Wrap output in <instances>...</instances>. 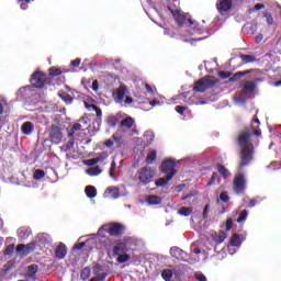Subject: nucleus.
<instances>
[{
  "instance_id": "nucleus-35",
  "label": "nucleus",
  "mask_w": 281,
  "mask_h": 281,
  "mask_svg": "<svg viewBox=\"0 0 281 281\" xmlns=\"http://www.w3.org/2000/svg\"><path fill=\"white\" fill-rule=\"evenodd\" d=\"M240 235L238 234H233V236L231 237V245L232 247H240Z\"/></svg>"
},
{
  "instance_id": "nucleus-18",
  "label": "nucleus",
  "mask_w": 281,
  "mask_h": 281,
  "mask_svg": "<svg viewBox=\"0 0 281 281\" xmlns=\"http://www.w3.org/2000/svg\"><path fill=\"white\" fill-rule=\"evenodd\" d=\"M106 266L102 261H98L94 266V273H97V278H106V272H104Z\"/></svg>"
},
{
  "instance_id": "nucleus-57",
  "label": "nucleus",
  "mask_w": 281,
  "mask_h": 281,
  "mask_svg": "<svg viewBox=\"0 0 281 281\" xmlns=\"http://www.w3.org/2000/svg\"><path fill=\"white\" fill-rule=\"evenodd\" d=\"M60 74H63V72L60 71V69H58V68H56V67H52V68L49 69V75H50V76H60Z\"/></svg>"
},
{
  "instance_id": "nucleus-4",
  "label": "nucleus",
  "mask_w": 281,
  "mask_h": 281,
  "mask_svg": "<svg viewBox=\"0 0 281 281\" xmlns=\"http://www.w3.org/2000/svg\"><path fill=\"white\" fill-rule=\"evenodd\" d=\"M217 82L218 80H216L214 76L207 75L194 82L193 91L196 93H205L207 89H212V87H214V85Z\"/></svg>"
},
{
  "instance_id": "nucleus-7",
  "label": "nucleus",
  "mask_w": 281,
  "mask_h": 281,
  "mask_svg": "<svg viewBox=\"0 0 281 281\" xmlns=\"http://www.w3.org/2000/svg\"><path fill=\"white\" fill-rule=\"evenodd\" d=\"M233 190L235 194H245V190H247V179L245 178V173L235 175Z\"/></svg>"
},
{
  "instance_id": "nucleus-62",
  "label": "nucleus",
  "mask_w": 281,
  "mask_h": 281,
  "mask_svg": "<svg viewBox=\"0 0 281 281\" xmlns=\"http://www.w3.org/2000/svg\"><path fill=\"white\" fill-rule=\"evenodd\" d=\"M150 106H161V104H164V102L159 101L158 99H154L151 101H149Z\"/></svg>"
},
{
  "instance_id": "nucleus-58",
  "label": "nucleus",
  "mask_w": 281,
  "mask_h": 281,
  "mask_svg": "<svg viewBox=\"0 0 281 281\" xmlns=\"http://www.w3.org/2000/svg\"><path fill=\"white\" fill-rule=\"evenodd\" d=\"M210 210H211L210 204H206L204 206V210H203V213H202V217H203L204 221L207 218V214H210Z\"/></svg>"
},
{
  "instance_id": "nucleus-36",
  "label": "nucleus",
  "mask_w": 281,
  "mask_h": 281,
  "mask_svg": "<svg viewBox=\"0 0 281 281\" xmlns=\"http://www.w3.org/2000/svg\"><path fill=\"white\" fill-rule=\"evenodd\" d=\"M143 137L147 146H150L151 142H155V134L153 132H145Z\"/></svg>"
},
{
  "instance_id": "nucleus-52",
  "label": "nucleus",
  "mask_w": 281,
  "mask_h": 281,
  "mask_svg": "<svg viewBox=\"0 0 281 281\" xmlns=\"http://www.w3.org/2000/svg\"><path fill=\"white\" fill-rule=\"evenodd\" d=\"M38 271V266L36 265H31L29 266V276L30 278H34V274Z\"/></svg>"
},
{
  "instance_id": "nucleus-11",
  "label": "nucleus",
  "mask_w": 281,
  "mask_h": 281,
  "mask_svg": "<svg viewBox=\"0 0 281 281\" xmlns=\"http://www.w3.org/2000/svg\"><path fill=\"white\" fill-rule=\"evenodd\" d=\"M53 144H60L63 142V128L58 125H53L47 131Z\"/></svg>"
},
{
  "instance_id": "nucleus-55",
  "label": "nucleus",
  "mask_w": 281,
  "mask_h": 281,
  "mask_svg": "<svg viewBox=\"0 0 281 281\" xmlns=\"http://www.w3.org/2000/svg\"><path fill=\"white\" fill-rule=\"evenodd\" d=\"M192 196H194V194L193 193H189V194L182 196L181 201H184V205H190V201H191Z\"/></svg>"
},
{
  "instance_id": "nucleus-19",
  "label": "nucleus",
  "mask_w": 281,
  "mask_h": 281,
  "mask_svg": "<svg viewBox=\"0 0 281 281\" xmlns=\"http://www.w3.org/2000/svg\"><path fill=\"white\" fill-rule=\"evenodd\" d=\"M172 173L166 175V177L159 178L155 181L156 188H166L170 181H172Z\"/></svg>"
},
{
  "instance_id": "nucleus-23",
  "label": "nucleus",
  "mask_w": 281,
  "mask_h": 281,
  "mask_svg": "<svg viewBox=\"0 0 281 281\" xmlns=\"http://www.w3.org/2000/svg\"><path fill=\"white\" fill-rule=\"evenodd\" d=\"M248 74H254V69L235 72L233 75V77L229 78V81L236 82V81L240 80V78H243L244 76H248Z\"/></svg>"
},
{
  "instance_id": "nucleus-28",
  "label": "nucleus",
  "mask_w": 281,
  "mask_h": 281,
  "mask_svg": "<svg viewBox=\"0 0 281 281\" xmlns=\"http://www.w3.org/2000/svg\"><path fill=\"white\" fill-rule=\"evenodd\" d=\"M108 194L110 199H120V196H122V194H120V188L117 187H109Z\"/></svg>"
},
{
  "instance_id": "nucleus-47",
  "label": "nucleus",
  "mask_w": 281,
  "mask_h": 281,
  "mask_svg": "<svg viewBox=\"0 0 281 281\" xmlns=\"http://www.w3.org/2000/svg\"><path fill=\"white\" fill-rule=\"evenodd\" d=\"M25 247H26V252L32 254V251H34L36 247H38V245H36V239H34L33 243L25 245Z\"/></svg>"
},
{
  "instance_id": "nucleus-61",
  "label": "nucleus",
  "mask_w": 281,
  "mask_h": 281,
  "mask_svg": "<svg viewBox=\"0 0 281 281\" xmlns=\"http://www.w3.org/2000/svg\"><path fill=\"white\" fill-rule=\"evenodd\" d=\"M232 227H234V220L228 218V220L226 221V232H231V231H232Z\"/></svg>"
},
{
  "instance_id": "nucleus-60",
  "label": "nucleus",
  "mask_w": 281,
  "mask_h": 281,
  "mask_svg": "<svg viewBox=\"0 0 281 281\" xmlns=\"http://www.w3.org/2000/svg\"><path fill=\"white\" fill-rule=\"evenodd\" d=\"M195 279L199 281H207V278L205 274H203V272H195Z\"/></svg>"
},
{
  "instance_id": "nucleus-1",
  "label": "nucleus",
  "mask_w": 281,
  "mask_h": 281,
  "mask_svg": "<svg viewBox=\"0 0 281 281\" xmlns=\"http://www.w3.org/2000/svg\"><path fill=\"white\" fill-rule=\"evenodd\" d=\"M251 137H262V130H260V120L255 115L250 121V125L245 126L235 137L236 144L239 146V165L238 169L247 168L254 161L256 153Z\"/></svg>"
},
{
  "instance_id": "nucleus-37",
  "label": "nucleus",
  "mask_w": 281,
  "mask_h": 281,
  "mask_svg": "<svg viewBox=\"0 0 281 281\" xmlns=\"http://www.w3.org/2000/svg\"><path fill=\"white\" fill-rule=\"evenodd\" d=\"M61 153H69V150H71V148H74V139H70L69 142H67L65 145L59 147Z\"/></svg>"
},
{
  "instance_id": "nucleus-31",
  "label": "nucleus",
  "mask_w": 281,
  "mask_h": 281,
  "mask_svg": "<svg viewBox=\"0 0 281 281\" xmlns=\"http://www.w3.org/2000/svg\"><path fill=\"white\" fill-rule=\"evenodd\" d=\"M216 170H217L220 177H222L223 179H227V176L229 175V170H227V168H225V166H223L222 164H217Z\"/></svg>"
},
{
  "instance_id": "nucleus-56",
  "label": "nucleus",
  "mask_w": 281,
  "mask_h": 281,
  "mask_svg": "<svg viewBox=\"0 0 281 281\" xmlns=\"http://www.w3.org/2000/svg\"><path fill=\"white\" fill-rule=\"evenodd\" d=\"M14 254V245H9L4 249V256H12Z\"/></svg>"
},
{
  "instance_id": "nucleus-32",
  "label": "nucleus",
  "mask_w": 281,
  "mask_h": 281,
  "mask_svg": "<svg viewBox=\"0 0 281 281\" xmlns=\"http://www.w3.org/2000/svg\"><path fill=\"white\" fill-rule=\"evenodd\" d=\"M78 131H83L82 124L80 123H76L72 126L71 132L69 133V137H80V134H78Z\"/></svg>"
},
{
  "instance_id": "nucleus-13",
  "label": "nucleus",
  "mask_w": 281,
  "mask_h": 281,
  "mask_svg": "<svg viewBox=\"0 0 281 281\" xmlns=\"http://www.w3.org/2000/svg\"><path fill=\"white\" fill-rule=\"evenodd\" d=\"M35 243L40 249H43V247H49V245H52V236L47 233H40L35 237Z\"/></svg>"
},
{
  "instance_id": "nucleus-39",
  "label": "nucleus",
  "mask_w": 281,
  "mask_h": 281,
  "mask_svg": "<svg viewBox=\"0 0 281 281\" xmlns=\"http://www.w3.org/2000/svg\"><path fill=\"white\" fill-rule=\"evenodd\" d=\"M155 159H157V151L156 150H151L147 154L146 157V164H153L155 161Z\"/></svg>"
},
{
  "instance_id": "nucleus-33",
  "label": "nucleus",
  "mask_w": 281,
  "mask_h": 281,
  "mask_svg": "<svg viewBox=\"0 0 281 281\" xmlns=\"http://www.w3.org/2000/svg\"><path fill=\"white\" fill-rule=\"evenodd\" d=\"M116 258V262H119V265H124V262H128V260H131V255L126 254V252H122Z\"/></svg>"
},
{
  "instance_id": "nucleus-6",
  "label": "nucleus",
  "mask_w": 281,
  "mask_h": 281,
  "mask_svg": "<svg viewBox=\"0 0 281 281\" xmlns=\"http://www.w3.org/2000/svg\"><path fill=\"white\" fill-rule=\"evenodd\" d=\"M135 243L133 237H124L122 240H119L113 248L114 256H120V254H126L130 251L131 246Z\"/></svg>"
},
{
  "instance_id": "nucleus-48",
  "label": "nucleus",
  "mask_w": 281,
  "mask_h": 281,
  "mask_svg": "<svg viewBox=\"0 0 281 281\" xmlns=\"http://www.w3.org/2000/svg\"><path fill=\"white\" fill-rule=\"evenodd\" d=\"M19 237L22 238V240H25V238H27V236H30V232L25 228H20L18 231Z\"/></svg>"
},
{
  "instance_id": "nucleus-15",
  "label": "nucleus",
  "mask_w": 281,
  "mask_h": 281,
  "mask_svg": "<svg viewBox=\"0 0 281 281\" xmlns=\"http://www.w3.org/2000/svg\"><path fill=\"white\" fill-rule=\"evenodd\" d=\"M170 256L176 258V260H186V256H188V254H186L181 248L173 246L170 248Z\"/></svg>"
},
{
  "instance_id": "nucleus-43",
  "label": "nucleus",
  "mask_w": 281,
  "mask_h": 281,
  "mask_svg": "<svg viewBox=\"0 0 281 281\" xmlns=\"http://www.w3.org/2000/svg\"><path fill=\"white\" fill-rule=\"evenodd\" d=\"M59 98L66 102V104H71V102H74V98L67 93H60Z\"/></svg>"
},
{
  "instance_id": "nucleus-27",
  "label": "nucleus",
  "mask_w": 281,
  "mask_h": 281,
  "mask_svg": "<svg viewBox=\"0 0 281 281\" xmlns=\"http://www.w3.org/2000/svg\"><path fill=\"white\" fill-rule=\"evenodd\" d=\"M85 193L88 199H95V196H98V190L93 186H87L85 189Z\"/></svg>"
},
{
  "instance_id": "nucleus-63",
  "label": "nucleus",
  "mask_w": 281,
  "mask_h": 281,
  "mask_svg": "<svg viewBox=\"0 0 281 281\" xmlns=\"http://www.w3.org/2000/svg\"><path fill=\"white\" fill-rule=\"evenodd\" d=\"M258 10H265V4L263 3H257L255 4L254 9L251 12H258Z\"/></svg>"
},
{
  "instance_id": "nucleus-26",
  "label": "nucleus",
  "mask_w": 281,
  "mask_h": 281,
  "mask_svg": "<svg viewBox=\"0 0 281 281\" xmlns=\"http://www.w3.org/2000/svg\"><path fill=\"white\" fill-rule=\"evenodd\" d=\"M148 205H161L164 199H161V196L158 195H149L146 199Z\"/></svg>"
},
{
  "instance_id": "nucleus-8",
  "label": "nucleus",
  "mask_w": 281,
  "mask_h": 281,
  "mask_svg": "<svg viewBox=\"0 0 281 281\" xmlns=\"http://www.w3.org/2000/svg\"><path fill=\"white\" fill-rule=\"evenodd\" d=\"M175 21L178 23L179 27H186L189 24V27L196 25V22L192 19H188L186 14L181 13L179 10H170Z\"/></svg>"
},
{
  "instance_id": "nucleus-12",
  "label": "nucleus",
  "mask_w": 281,
  "mask_h": 281,
  "mask_svg": "<svg viewBox=\"0 0 281 281\" xmlns=\"http://www.w3.org/2000/svg\"><path fill=\"white\" fill-rule=\"evenodd\" d=\"M108 234H110V236H114L115 238L124 236V229H126L124 225L120 223H110L108 224Z\"/></svg>"
},
{
  "instance_id": "nucleus-41",
  "label": "nucleus",
  "mask_w": 281,
  "mask_h": 281,
  "mask_svg": "<svg viewBox=\"0 0 281 281\" xmlns=\"http://www.w3.org/2000/svg\"><path fill=\"white\" fill-rule=\"evenodd\" d=\"M263 18L266 19L268 25H273L276 23V21L273 20V15L271 14V12L265 11L263 12Z\"/></svg>"
},
{
  "instance_id": "nucleus-20",
  "label": "nucleus",
  "mask_w": 281,
  "mask_h": 281,
  "mask_svg": "<svg viewBox=\"0 0 281 281\" xmlns=\"http://www.w3.org/2000/svg\"><path fill=\"white\" fill-rule=\"evenodd\" d=\"M83 104L88 111L97 113V117L99 120H102V110L100 108H98V105L91 104L87 101H85Z\"/></svg>"
},
{
  "instance_id": "nucleus-34",
  "label": "nucleus",
  "mask_w": 281,
  "mask_h": 281,
  "mask_svg": "<svg viewBox=\"0 0 281 281\" xmlns=\"http://www.w3.org/2000/svg\"><path fill=\"white\" fill-rule=\"evenodd\" d=\"M216 181H221V178H218V172H213L209 182L206 183V188H212V186H216Z\"/></svg>"
},
{
  "instance_id": "nucleus-45",
  "label": "nucleus",
  "mask_w": 281,
  "mask_h": 281,
  "mask_svg": "<svg viewBox=\"0 0 281 281\" xmlns=\"http://www.w3.org/2000/svg\"><path fill=\"white\" fill-rule=\"evenodd\" d=\"M90 276H91V269L83 268L80 274L81 280H89Z\"/></svg>"
},
{
  "instance_id": "nucleus-21",
  "label": "nucleus",
  "mask_w": 281,
  "mask_h": 281,
  "mask_svg": "<svg viewBox=\"0 0 281 281\" xmlns=\"http://www.w3.org/2000/svg\"><path fill=\"white\" fill-rule=\"evenodd\" d=\"M121 117L122 115L120 114L108 116V120H106L108 126H110V128H115L117 124H120Z\"/></svg>"
},
{
  "instance_id": "nucleus-2",
  "label": "nucleus",
  "mask_w": 281,
  "mask_h": 281,
  "mask_svg": "<svg viewBox=\"0 0 281 281\" xmlns=\"http://www.w3.org/2000/svg\"><path fill=\"white\" fill-rule=\"evenodd\" d=\"M46 76L41 72H35L31 77V85L19 90V93L22 94V98H35L41 93V89L45 85Z\"/></svg>"
},
{
  "instance_id": "nucleus-10",
  "label": "nucleus",
  "mask_w": 281,
  "mask_h": 281,
  "mask_svg": "<svg viewBox=\"0 0 281 281\" xmlns=\"http://www.w3.org/2000/svg\"><path fill=\"white\" fill-rule=\"evenodd\" d=\"M122 148L124 146V136L120 132H115L110 139L106 140V148Z\"/></svg>"
},
{
  "instance_id": "nucleus-17",
  "label": "nucleus",
  "mask_w": 281,
  "mask_h": 281,
  "mask_svg": "<svg viewBox=\"0 0 281 281\" xmlns=\"http://www.w3.org/2000/svg\"><path fill=\"white\" fill-rule=\"evenodd\" d=\"M67 256V246L65 244H59L55 249V258L58 260H65Z\"/></svg>"
},
{
  "instance_id": "nucleus-53",
  "label": "nucleus",
  "mask_w": 281,
  "mask_h": 281,
  "mask_svg": "<svg viewBox=\"0 0 281 281\" xmlns=\"http://www.w3.org/2000/svg\"><path fill=\"white\" fill-rule=\"evenodd\" d=\"M220 201H222V203H227L229 201V193H227V191H224L220 194Z\"/></svg>"
},
{
  "instance_id": "nucleus-24",
  "label": "nucleus",
  "mask_w": 281,
  "mask_h": 281,
  "mask_svg": "<svg viewBox=\"0 0 281 281\" xmlns=\"http://www.w3.org/2000/svg\"><path fill=\"white\" fill-rule=\"evenodd\" d=\"M21 131L23 135H32V132L34 131V123L24 122L21 126Z\"/></svg>"
},
{
  "instance_id": "nucleus-50",
  "label": "nucleus",
  "mask_w": 281,
  "mask_h": 281,
  "mask_svg": "<svg viewBox=\"0 0 281 281\" xmlns=\"http://www.w3.org/2000/svg\"><path fill=\"white\" fill-rule=\"evenodd\" d=\"M217 76L222 80H227V78H232V72H229V71H218Z\"/></svg>"
},
{
  "instance_id": "nucleus-49",
  "label": "nucleus",
  "mask_w": 281,
  "mask_h": 281,
  "mask_svg": "<svg viewBox=\"0 0 281 281\" xmlns=\"http://www.w3.org/2000/svg\"><path fill=\"white\" fill-rule=\"evenodd\" d=\"M43 177H45V171L41 170V169H37L35 170L34 175H33V178L38 181L41 179H43Z\"/></svg>"
},
{
  "instance_id": "nucleus-22",
  "label": "nucleus",
  "mask_w": 281,
  "mask_h": 281,
  "mask_svg": "<svg viewBox=\"0 0 281 281\" xmlns=\"http://www.w3.org/2000/svg\"><path fill=\"white\" fill-rule=\"evenodd\" d=\"M240 60H243L241 64H238L236 69L243 67V65H249V63H256V56L254 55H240Z\"/></svg>"
},
{
  "instance_id": "nucleus-40",
  "label": "nucleus",
  "mask_w": 281,
  "mask_h": 281,
  "mask_svg": "<svg viewBox=\"0 0 281 281\" xmlns=\"http://www.w3.org/2000/svg\"><path fill=\"white\" fill-rule=\"evenodd\" d=\"M161 278H162V280H166V281L172 280V270H170V269L162 270Z\"/></svg>"
},
{
  "instance_id": "nucleus-59",
  "label": "nucleus",
  "mask_w": 281,
  "mask_h": 281,
  "mask_svg": "<svg viewBox=\"0 0 281 281\" xmlns=\"http://www.w3.org/2000/svg\"><path fill=\"white\" fill-rule=\"evenodd\" d=\"M269 170H278L280 169V164L278 161H272L269 166H268Z\"/></svg>"
},
{
  "instance_id": "nucleus-42",
  "label": "nucleus",
  "mask_w": 281,
  "mask_h": 281,
  "mask_svg": "<svg viewBox=\"0 0 281 281\" xmlns=\"http://www.w3.org/2000/svg\"><path fill=\"white\" fill-rule=\"evenodd\" d=\"M256 89V82L254 81H246L244 83V90L245 91H254Z\"/></svg>"
},
{
  "instance_id": "nucleus-46",
  "label": "nucleus",
  "mask_w": 281,
  "mask_h": 281,
  "mask_svg": "<svg viewBox=\"0 0 281 281\" xmlns=\"http://www.w3.org/2000/svg\"><path fill=\"white\" fill-rule=\"evenodd\" d=\"M249 215V213L247 212V210H243L239 213V216L237 218V223H243L244 221H247V216Z\"/></svg>"
},
{
  "instance_id": "nucleus-25",
  "label": "nucleus",
  "mask_w": 281,
  "mask_h": 281,
  "mask_svg": "<svg viewBox=\"0 0 281 281\" xmlns=\"http://www.w3.org/2000/svg\"><path fill=\"white\" fill-rule=\"evenodd\" d=\"M135 120L132 116L123 119L120 123L121 128H133Z\"/></svg>"
},
{
  "instance_id": "nucleus-5",
  "label": "nucleus",
  "mask_w": 281,
  "mask_h": 281,
  "mask_svg": "<svg viewBox=\"0 0 281 281\" xmlns=\"http://www.w3.org/2000/svg\"><path fill=\"white\" fill-rule=\"evenodd\" d=\"M136 178L139 186H148V183H153V180L155 179V171L148 166L142 167L136 172Z\"/></svg>"
},
{
  "instance_id": "nucleus-3",
  "label": "nucleus",
  "mask_w": 281,
  "mask_h": 281,
  "mask_svg": "<svg viewBox=\"0 0 281 281\" xmlns=\"http://www.w3.org/2000/svg\"><path fill=\"white\" fill-rule=\"evenodd\" d=\"M102 249L106 247V225L101 226L97 235H92V238L86 240V243H79L75 246L76 249H82V247H89L90 249Z\"/></svg>"
},
{
  "instance_id": "nucleus-64",
  "label": "nucleus",
  "mask_w": 281,
  "mask_h": 281,
  "mask_svg": "<svg viewBox=\"0 0 281 281\" xmlns=\"http://www.w3.org/2000/svg\"><path fill=\"white\" fill-rule=\"evenodd\" d=\"M80 63H81V59L80 58H76L75 60L70 61V65L72 67H79Z\"/></svg>"
},
{
  "instance_id": "nucleus-16",
  "label": "nucleus",
  "mask_w": 281,
  "mask_h": 281,
  "mask_svg": "<svg viewBox=\"0 0 281 281\" xmlns=\"http://www.w3.org/2000/svg\"><path fill=\"white\" fill-rule=\"evenodd\" d=\"M115 102H117L119 104H122V102L124 101V97L126 95V87L121 86L116 89L115 92L112 93Z\"/></svg>"
},
{
  "instance_id": "nucleus-9",
  "label": "nucleus",
  "mask_w": 281,
  "mask_h": 281,
  "mask_svg": "<svg viewBox=\"0 0 281 281\" xmlns=\"http://www.w3.org/2000/svg\"><path fill=\"white\" fill-rule=\"evenodd\" d=\"M176 167H177V162H175V160L165 159L160 165V172H162V175H172V177H175V175H177Z\"/></svg>"
},
{
  "instance_id": "nucleus-54",
  "label": "nucleus",
  "mask_w": 281,
  "mask_h": 281,
  "mask_svg": "<svg viewBox=\"0 0 281 281\" xmlns=\"http://www.w3.org/2000/svg\"><path fill=\"white\" fill-rule=\"evenodd\" d=\"M175 111H177L179 113V115H183V113H186V111H188V106L184 105H177L175 108Z\"/></svg>"
},
{
  "instance_id": "nucleus-38",
  "label": "nucleus",
  "mask_w": 281,
  "mask_h": 281,
  "mask_svg": "<svg viewBox=\"0 0 281 281\" xmlns=\"http://www.w3.org/2000/svg\"><path fill=\"white\" fill-rule=\"evenodd\" d=\"M178 214H180V216H190V214H192V207L182 206L178 211Z\"/></svg>"
},
{
  "instance_id": "nucleus-29",
  "label": "nucleus",
  "mask_w": 281,
  "mask_h": 281,
  "mask_svg": "<svg viewBox=\"0 0 281 281\" xmlns=\"http://www.w3.org/2000/svg\"><path fill=\"white\" fill-rule=\"evenodd\" d=\"M86 175H88L89 177H98L99 175H102V169H100V167H89L86 170Z\"/></svg>"
},
{
  "instance_id": "nucleus-14",
  "label": "nucleus",
  "mask_w": 281,
  "mask_h": 281,
  "mask_svg": "<svg viewBox=\"0 0 281 281\" xmlns=\"http://www.w3.org/2000/svg\"><path fill=\"white\" fill-rule=\"evenodd\" d=\"M233 5L234 4L232 0H217V3H216L217 12H220V14L222 15H225L227 14V12H229V10H232Z\"/></svg>"
},
{
  "instance_id": "nucleus-51",
  "label": "nucleus",
  "mask_w": 281,
  "mask_h": 281,
  "mask_svg": "<svg viewBox=\"0 0 281 281\" xmlns=\"http://www.w3.org/2000/svg\"><path fill=\"white\" fill-rule=\"evenodd\" d=\"M16 254L27 255V247L25 246V244H20L16 247Z\"/></svg>"
},
{
  "instance_id": "nucleus-44",
  "label": "nucleus",
  "mask_w": 281,
  "mask_h": 281,
  "mask_svg": "<svg viewBox=\"0 0 281 281\" xmlns=\"http://www.w3.org/2000/svg\"><path fill=\"white\" fill-rule=\"evenodd\" d=\"M100 161H104V158H92V159H88L86 160V166H95V164H100Z\"/></svg>"
},
{
  "instance_id": "nucleus-30",
  "label": "nucleus",
  "mask_w": 281,
  "mask_h": 281,
  "mask_svg": "<svg viewBox=\"0 0 281 281\" xmlns=\"http://www.w3.org/2000/svg\"><path fill=\"white\" fill-rule=\"evenodd\" d=\"M225 238H227V235L225 234V232L220 231L214 235L213 240L214 243H216V245H221V243L225 241Z\"/></svg>"
}]
</instances>
